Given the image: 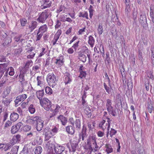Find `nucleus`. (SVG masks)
I'll list each match as a JSON object with an SVG mask.
<instances>
[{"label":"nucleus","instance_id":"obj_1","mask_svg":"<svg viewBox=\"0 0 154 154\" xmlns=\"http://www.w3.org/2000/svg\"><path fill=\"white\" fill-rule=\"evenodd\" d=\"M96 138L94 136L90 137L87 140V143L89 146V152L90 154L92 151L95 152L97 150L98 146L96 142Z\"/></svg>","mask_w":154,"mask_h":154},{"label":"nucleus","instance_id":"obj_2","mask_svg":"<svg viewBox=\"0 0 154 154\" xmlns=\"http://www.w3.org/2000/svg\"><path fill=\"white\" fill-rule=\"evenodd\" d=\"M9 63L7 62L2 64H0V79L3 76L8 77V72L9 68H8Z\"/></svg>","mask_w":154,"mask_h":154},{"label":"nucleus","instance_id":"obj_3","mask_svg":"<svg viewBox=\"0 0 154 154\" xmlns=\"http://www.w3.org/2000/svg\"><path fill=\"white\" fill-rule=\"evenodd\" d=\"M47 81L49 85L54 87L56 84V77L53 73H49L47 77Z\"/></svg>","mask_w":154,"mask_h":154},{"label":"nucleus","instance_id":"obj_4","mask_svg":"<svg viewBox=\"0 0 154 154\" xmlns=\"http://www.w3.org/2000/svg\"><path fill=\"white\" fill-rule=\"evenodd\" d=\"M49 12L50 10L48 9L45 10L39 15L37 20L39 22L44 23L50 15Z\"/></svg>","mask_w":154,"mask_h":154},{"label":"nucleus","instance_id":"obj_5","mask_svg":"<svg viewBox=\"0 0 154 154\" xmlns=\"http://www.w3.org/2000/svg\"><path fill=\"white\" fill-rule=\"evenodd\" d=\"M107 123H106V126H104V125H105L106 121L104 120H103L99 124V127L101 128L103 131L106 128H107V131L106 135L107 137H108L110 128V124H111V123L110 122V119L108 118H107Z\"/></svg>","mask_w":154,"mask_h":154},{"label":"nucleus","instance_id":"obj_6","mask_svg":"<svg viewBox=\"0 0 154 154\" xmlns=\"http://www.w3.org/2000/svg\"><path fill=\"white\" fill-rule=\"evenodd\" d=\"M40 102L41 106L46 110H49L51 108V103L48 98H44Z\"/></svg>","mask_w":154,"mask_h":154},{"label":"nucleus","instance_id":"obj_7","mask_svg":"<svg viewBox=\"0 0 154 154\" xmlns=\"http://www.w3.org/2000/svg\"><path fill=\"white\" fill-rule=\"evenodd\" d=\"M54 149L55 152L57 154H61L63 153V152H68V151L65 150V147L57 144L54 145Z\"/></svg>","mask_w":154,"mask_h":154},{"label":"nucleus","instance_id":"obj_8","mask_svg":"<svg viewBox=\"0 0 154 154\" xmlns=\"http://www.w3.org/2000/svg\"><path fill=\"white\" fill-rule=\"evenodd\" d=\"M26 98L27 95L25 94L19 95L17 96L14 101L16 106H17L20 105L21 101H24Z\"/></svg>","mask_w":154,"mask_h":154},{"label":"nucleus","instance_id":"obj_9","mask_svg":"<svg viewBox=\"0 0 154 154\" xmlns=\"http://www.w3.org/2000/svg\"><path fill=\"white\" fill-rule=\"evenodd\" d=\"M39 120L41 121V119L38 116H32L28 119L27 121L31 124L35 125Z\"/></svg>","mask_w":154,"mask_h":154},{"label":"nucleus","instance_id":"obj_10","mask_svg":"<svg viewBox=\"0 0 154 154\" xmlns=\"http://www.w3.org/2000/svg\"><path fill=\"white\" fill-rule=\"evenodd\" d=\"M21 140V136L20 134H17L14 135L12 139L10 141L11 144L13 145L17 143H19Z\"/></svg>","mask_w":154,"mask_h":154},{"label":"nucleus","instance_id":"obj_11","mask_svg":"<svg viewBox=\"0 0 154 154\" xmlns=\"http://www.w3.org/2000/svg\"><path fill=\"white\" fill-rule=\"evenodd\" d=\"M58 122H60L63 125H65L67 122V119L63 115H60L57 117Z\"/></svg>","mask_w":154,"mask_h":154},{"label":"nucleus","instance_id":"obj_12","mask_svg":"<svg viewBox=\"0 0 154 154\" xmlns=\"http://www.w3.org/2000/svg\"><path fill=\"white\" fill-rule=\"evenodd\" d=\"M64 81L65 85L70 84L72 82V79L71 75L68 72H66L64 75Z\"/></svg>","mask_w":154,"mask_h":154},{"label":"nucleus","instance_id":"obj_13","mask_svg":"<svg viewBox=\"0 0 154 154\" xmlns=\"http://www.w3.org/2000/svg\"><path fill=\"white\" fill-rule=\"evenodd\" d=\"M61 30L60 29H59L54 35V37L52 41L53 45H55L56 43L57 40L61 34Z\"/></svg>","mask_w":154,"mask_h":154},{"label":"nucleus","instance_id":"obj_14","mask_svg":"<svg viewBox=\"0 0 154 154\" xmlns=\"http://www.w3.org/2000/svg\"><path fill=\"white\" fill-rule=\"evenodd\" d=\"M140 22L144 27V25H145L147 23L146 15L144 13L140 15Z\"/></svg>","mask_w":154,"mask_h":154},{"label":"nucleus","instance_id":"obj_15","mask_svg":"<svg viewBox=\"0 0 154 154\" xmlns=\"http://www.w3.org/2000/svg\"><path fill=\"white\" fill-rule=\"evenodd\" d=\"M37 23L35 21H33L29 24V29L31 32H32L37 26Z\"/></svg>","mask_w":154,"mask_h":154},{"label":"nucleus","instance_id":"obj_16","mask_svg":"<svg viewBox=\"0 0 154 154\" xmlns=\"http://www.w3.org/2000/svg\"><path fill=\"white\" fill-rule=\"evenodd\" d=\"M80 137H81L82 140L83 141L85 138L87 137V134L86 133V128L84 126H83L81 133L79 134Z\"/></svg>","mask_w":154,"mask_h":154},{"label":"nucleus","instance_id":"obj_17","mask_svg":"<svg viewBox=\"0 0 154 154\" xmlns=\"http://www.w3.org/2000/svg\"><path fill=\"white\" fill-rule=\"evenodd\" d=\"M64 57L63 56H60L59 58L56 59L55 63L57 66L59 67L61 66L63 64Z\"/></svg>","mask_w":154,"mask_h":154},{"label":"nucleus","instance_id":"obj_18","mask_svg":"<svg viewBox=\"0 0 154 154\" xmlns=\"http://www.w3.org/2000/svg\"><path fill=\"white\" fill-rule=\"evenodd\" d=\"M66 131L67 132L71 135H73L75 132V128L73 126L69 125L66 127Z\"/></svg>","mask_w":154,"mask_h":154},{"label":"nucleus","instance_id":"obj_19","mask_svg":"<svg viewBox=\"0 0 154 154\" xmlns=\"http://www.w3.org/2000/svg\"><path fill=\"white\" fill-rule=\"evenodd\" d=\"M33 49L32 47L30 48L27 51V52L29 54L27 56V58L32 59L35 55V53L33 52H32Z\"/></svg>","mask_w":154,"mask_h":154},{"label":"nucleus","instance_id":"obj_20","mask_svg":"<svg viewBox=\"0 0 154 154\" xmlns=\"http://www.w3.org/2000/svg\"><path fill=\"white\" fill-rule=\"evenodd\" d=\"M44 121L41 119V121H38V122L35 125L37 130L38 131H41L43 126Z\"/></svg>","mask_w":154,"mask_h":154},{"label":"nucleus","instance_id":"obj_21","mask_svg":"<svg viewBox=\"0 0 154 154\" xmlns=\"http://www.w3.org/2000/svg\"><path fill=\"white\" fill-rule=\"evenodd\" d=\"M3 43V45L4 46H8L12 42V40L11 38L8 37L7 38L2 40Z\"/></svg>","mask_w":154,"mask_h":154},{"label":"nucleus","instance_id":"obj_22","mask_svg":"<svg viewBox=\"0 0 154 154\" xmlns=\"http://www.w3.org/2000/svg\"><path fill=\"white\" fill-rule=\"evenodd\" d=\"M50 0H42L44 3V4L41 6V9H43L47 8H49L51 6V4L50 2L47 4L49 2Z\"/></svg>","mask_w":154,"mask_h":154},{"label":"nucleus","instance_id":"obj_23","mask_svg":"<svg viewBox=\"0 0 154 154\" xmlns=\"http://www.w3.org/2000/svg\"><path fill=\"white\" fill-rule=\"evenodd\" d=\"M19 115L15 112L12 113L10 116V119L11 121H16L19 118Z\"/></svg>","mask_w":154,"mask_h":154},{"label":"nucleus","instance_id":"obj_24","mask_svg":"<svg viewBox=\"0 0 154 154\" xmlns=\"http://www.w3.org/2000/svg\"><path fill=\"white\" fill-rule=\"evenodd\" d=\"M79 59L83 63L85 62L86 61L87 57L85 55L83 54L81 52L78 53Z\"/></svg>","mask_w":154,"mask_h":154},{"label":"nucleus","instance_id":"obj_25","mask_svg":"<svg viewBox=\"0 0 154 154\" xmlns=\"http://www.w3.org/2000/svg\"><path fill=\"white\" fill-rule=\"evenodd\" d=\"M8 77H5V76H2L1 78L0 79V80L1 79V81H0V87H2L5 85V84L8 79Z\"/></svg>","mask_w":154,"mask_h":154},{"label":"nucleus","instance_id":"obj_26","mask_svg":"<svg viewBox=\"0 0 154 154\" xmlns=\"http://www.w3.org/2000/svg\"><path fill=\"white\" fill-rule=\"evenodd\" d=\"M44 94L43 90L38 91L36 92V95L38 98L40 100V101L42 100V97L43 96Z\"/></svg>","mask_w":154,"mask_h":154},{"label":"nucleus","instance_id":"obj_27","mask_svg":"<svg viewBox=\"0 0 154 154\" xmlns=\"http://www.w3.org/2000/svg\"><path fill=\"white\" fill-rule=\"evenodd\" d=\"M105 151L107 154H109L113 152V149L109 144H106L105 146Z\"/></svg>","mask_w":154,"mask_h":154},{"label":"nucleus","instance_id":"obj_28","mask_svg":"<svg viewBox=\"0 0 154 154\" xmlns=\"http://www.w3.org/2000/svg\"><path fill=\"white\" fill-rule=\"evenodd\" d=\"M111 100L109 99H107L106 106L108 111L113 108V107L111 106Z\"/></svg>","mask_w":154,"mask_h":154},{"label":"nucleus","instance_id":"obj_29","mask_svg":"<svg viewBox=\"0 0 154 154\" xmlns=\"http://www.w3.org/2000/svg\"><path fill=\"white\" fill-rule=\"evenodd\" d=\"M47 26L45 24L40 26L38 29V31L42 33H43L47 30Z\"/></svg>","mask_w":154,"mask_h":154},{"label":"nucleus","instance_id":"obj_30","mask_svg":"<svg viewBox=\"0 0 154 154\" xmlns=\"http://www.w3.org/2000/svg\"><path fill=\"white\" fill-rule=\"evenodd\" d=\"M94 42L95 40L94 38L91 35L89 37L88 43L91 48L93 47Z\"/></svg>","mask_w":154,"mask_h":154},{"label":"nucleus","instance_id":"obj_31","mask_svg":"<svg viewBox=\"0 0 154 154\" xmlns=\"http://www.w3.org/2000/svg\"><path fill=\"white\" fill-rule=\"evenodd\" d=\"M11 101V100L10 98H4L2 100V103L5 106H8Z\"/></svg>","mask_w":154,"mask_h":154},{"label":"nucleus","instance_id":"obj_32","mask_svg":"<svg viewBox=\"0 0 154 154\" xmlns=\"http://www.w3.org/2000/svg\"><path fill=\"white\" fill-rule=\"evenodd\" d=\"M71 148H69V150L70 152H74L76 150L77 146V144L76 143H71Z\"/></svg>","mask_w":154,"mask_h":154},{"label":"nucleus","instance_id":"obj_33","mask_svg":"<svg viewBox=\"0 0 154 154\" xmlns=\"http://www.w3.org/2000/svg\"><path fill=\"white\" fill-rule=\"evenodd\" d=\"M54 135L51 131H48L46 132L45 135V138L46 140H48L51 137Z\"/></svg>","mask_w":154,"mask_h":154},{"label":"nucleus","instance_id":"obj_34","mask_svg":"<svg viewBox=\"0 0 154 154\" xmlns=\"http://www.w3.org/2000/svg\"><path fill=\"white\" fill-rule=\"evenodd\" d=\"M42 150V147L40 146L36 147L34 151L35 154H40Z\"/></svg>","mask_w":154,"mask_h":154},{"label":"nucleus","instance_id":"obj_35","mask_svg":"<svg viewBox=\"0 0 154 154\" xmlns=\"http://www.w3.org/2000/svg\"><path fill=\"white\" fill-rule=\"evenodd\" d=\"M76 130H79L80 128L81 122L79 119H76L75 122Z\"/></svg>","mask_w":154,"mask_h":154},{"label":"nucleus","instance_id":"obj_36","mask_svg":"<svg viewBox=\"0 0 154 154\" xmlns=\"http://www.w3.org/2000/svg\"><path fill=\"white\" fill-rule=\"evenodd\" d=\"M66 9V8L64 6L61 5L57 9V12L58 13L61 11H63V13L65 12Z\"/></svg>","mask_w":154,"mask_h":154},{"label":"nucleus","instance_id":"obj_37","mask_svg":"<svg viewBox=\"0 0 154 154\" xmlns=\"http://www.w3.org/2000/svg\"><path fill=\"white\" fill-rule=\"evenodd\" d=\"M28 110L31 114H32L35 113V108L34 106L32 104H31L29 106Z\"/></svg>","mask_w":154,"mask_h":154},{"label":"nucleus","instance_id":"obj_38","mask_svg":"<svg viewBox=\"0 0 154 154\" xmlns=\"http://www.w3.org/2000/svg\"><path fill=\"white\" fill-rule=\"evenodd\" d=\"M147 109L148 112L150 113H151L153 110H154V107L151 102L148 103Z\"/></svg>","mask_w":154,"mask_h":154},{"label":"nucleus","instance_id":"obj_39","mask_svg":"<svg viewBox=\"0 0 154 154\" xmlns=\"http://www.w3.org/2000/svg\"><path fill=\"white\" fill-rule=\"evenodd\" d=\"M0 35L1 37V40L7 38L8 37V35L4 31H2L0 32Z\"/></svg>","mask_w":154,"mask_h":154},{"label":"nucleus","instance_id":"obj_40","mask_svg":"<svg viewBox=\"0 0 154 154\" xmlns=\"http://www.w3.org/2000/svg\"><path fill=\"white\" fill-rule=\"evenodd\" d=\"M19 148V146H14L11 150V152L13 154H17Z\"/></svg>","mask_w":154,"mask_h":154},{"label":"nucleus","instance_id":"obj_41","mask_svg":"<svg viewBox=\"0 0 154 154\" xmlns=\"http://www.w3.org/2000/svg\"><path fill=\"white\" fill-rule=\"evenodd\" d=\"M23 51L22 48L14 49L13 50V53L16 55L19 54Z\"/></svg>","mask_w":154,"mask_h":154},{"label":"nucleus","instance_id":"obj_42","mask_svg":"<svg viewBox=\"0 0 154 154\" xmlns=\"http://www.w3.org/2000/svg\"><path fill=\"white\" fill-rule=\"evenodd\" d=\"M45 91L46 94L50 95L52 93V90L51 88L48 86H47L45 88Z\"/></svg>","mask_w":154,"mask_h":154},{"label":"nucleus","instance_id":"obj_43","mask_svg":"<svg viewBox=\"0 0 154 154\" xmlns=\"http://www.w3.org/2000/svg\"><path fill=\"white\" fill-rule=\"evenodd\" d=\"M103 86L105 90H106V92L108 94H109L110 92L111 91V89L112 88H110V87H108L105 83H103Z\"/></svg>","mask_w":154,"mask_h":154},{"label":"nucleus","instance_id":"obj_44","mask_svg":"<svg viewBox=\"0 0 154 154\" xmlns=\"http://www.w3.org/2000/svg\"><path fill=\"white\" fill-rule=\"evenodd\" d=\"M32 63V61L31 60H28L25 65V68L26 69L29 68L30 66H31Z\"/></svg>","mask_w":154,"mask_h":154},{"label":"nucleus","instance_id":"obj_45","mask_svg":"<svg viewBox=\"0 0 154 154\" xmlns=\"http://www.w3.org/2000/svg\"><path fill=\"white\" fill-rule=\"evenodd\" d=\"M98 33L99 35L102 34L103 32V28L102 25L99 24L97 29Z\"/></svg>","mask_w":154,"mask_h":154},{"label":"nucleus","instance_id":"obj_46","mask_svg":"<svg viewBox=\"0 0 154 154\" xmlns=\"http://www.w3.org/2000/svg\"><path fill=\"white\" fill-rule=\"evenodd\" d=\"M79 71L80 72V75L79 76V77L81 79H82L83 77H85L86 76V73L85 71L82 70Z\"/></svg>","mask_w":154,"mask_h":154},{"label":"nucleus","instance_id":"obj_47","mask_svg":"<svg viewBox=\"0 0 154 154\" xmlns=\"http://www.w3.org/2000/svg\"><path fill=\"white\" fill-rule=\"evenodd\" d=\"M18 131H19L18 130V129H17V128L15 125L13 126L12 127L11 130V132L12 134H15Z\"/></svg>","mask_w":154,"mask_h":154},{"label":"nucleus","instance_id":"obj_48","mask_svg":"<svg viewBox=\"0 0 154 154\" xmlns=\"http://www.w3.org/2000/svg\"><path fill=\"white\" fill-rule=\"evenodd\" d=\"M109 132L110 136L111 137H112L113 135H115L117 133V131L114 129L111 128Z\"/></svg>","mask_w":154,"mask_h":154},{"label":"nucleus","instance_id":"obj_49","mask_svg":"<svg viewBox=\"0 0 154 154\" xmlns=\"http://www.w3.org/2000/svg\"><path fill=\"white\" fill-rule=\"evenodd\" d=\"M43 33H42L41 32L38 31V32L37 33V39H36V41L39 40L41 39V38L43 35Z\"/></svg>","mask_w":154,"mask_h":154},{"label":"nucleus","instance_id":"obj_50","mask_svg":"<svg viewBox=\"0 0 154 154\" xmlns=\"http://www.w3.org/2000/svg\"><path fill=\"white\" fill-rule=\"evenodd\" d=\"M10 71L9 72V75L11 76H13L14 75V68L11 66L9 68Z\"/></svg>","mask_w":154,"mask_h":154},{"label":"nucleus","instance_id":"obj_51","mask_svg":"<svg viewBox=\"0 0 154 154\" xmlns=\"http://www.w3.org/2000/svg\"><path fill=\"white\" fill-rule=\"evenodd\" d=\"M40 67V65H35L33 67L32 70L36 72H39V69Z\"/></svg>","mask_w":154,"mask_h":154},{"label":"nucleus","instance_id":"obj_52","mask_svg":"<svg viewBox=\"0 0 154 154\" xmlns=\"http://www.w3.org/2000/svg\"><path fill=\"white\" fill-rule=\"evenodd\" d=\"M37 80L38 81V85L41 86L42 85V78L40 76H38L37 77Z\"/></svg>","mask_w":154,"mask_h":154},{"label":"nucleus","instance_id":"obj_53","mask_svg":"<svg viewBox=\"0 0 154 154\" xmlns=\"http://www.w3.org/2000/svg\"><path fill=\"white\" fill-rule=\"evenodd\" d=\"M23 125V124L21 122H19L15 126L17 128V129H18L19 131L21 128V127H22Z\"/></svg>","mask_w":154,"mask_h":154},{"label":"nucleus","instance_id":"obj_54","mask_svg":"<svg viewBox=\"0 0 154 154\" xmlns=\"http://www.w3.org/2000/svg\"><path fill=\"white\" fill-rule=\"evenodd\" d=\"M79 17H85L87 19H88V14L87 12H85L84 14H82V13H80L79 16Z\"/></svg>","mask_w":154,"mask_h":154},{"label":"nucleus","instance_id":"obj_55","mask_svg":"<svg viewBox=\"0 0 154 154\" xmlns=\"http://www.w3.org/2000/svg\"><path fill=\"white\" fill-rule=\"evenodd\" d=\"M82 104L83 106V108L85 109L87 107V104L86 101L85 100V99H82Z\"/></svg>","mask_w":154,"mask_h":154},{"label":"nucleus","instance_id":"obj_56","mask_svg":"<svg viewBox=\"0 0 154 154\" xmlns=\"http://www.w3.org/2000/svg\"><path fill=\"white\" fill-rule=\"evenodd\" d=\"M20 21L22 26H24L27 23V20L25 19H20Z\"/></svg>","mask_w":154,"mask_h":154},{"label":"nucleus","instance_id":"obj_57","mask_svg":"<svg viewBox=\"0 0 154 154\" xmlns=\"http://www.w3.org/2000/svg\"><path fill=\"white\" fill-rule=\"evenodd\" d=\"M138 57L139 60L143 62L144 60L143 58V56L142 52L140 51H139Z\"/></svg>","mask_w":154,"mask_h":154},{"label":"nucleus","instance_id":"obj_58","mask_svg":"<svg viewBox=\"0 0 154 154\" xmlns=\"http://www.w3.org/2000/svg\"><path fill=\"white\" fill-rule=\"evenodd\" d=\"M12 144H10L9 143H7L6 144L5 146L4 147V149L5 151H6L8 149H9L11 147Z\"/></svg>","mask_w":154,"mask_h":154},{"label":"nucleus","instance_id":"obj_59","mask_svg":"<svg viewBox=\"0 0 154 154\" xmlns=\"http://www.w3.org/2000/svg\"><path fill=\"white\" fill-rule=\"evenodd\" d=\"M109 114L112 115L113 116H116V112L115 110H113V108L108 111Z\"/></svg>","mask_w":154,"mask_h":154},{"label":"nucleus","instance_id":"obj_60","mask_svg":"<svg viewBox=\"0 0 154 154\" xmlns=\"http://www.w3.org/2000/svg\"><path fill=\"white\" fill-rule=\"evenodd\" d=\"M20 154H28V149L24 148L23 150L21 152Z\"/></svg>","mask_w":154,"mask_h":154},{"label":"nucleus","instance_id":"obj_61","mask_svg":"<svg viewBox=\"0 0 154 154\" xmlns=\"http://www.w3.org/2000/svg\"><path fill=\"white\" fill-rule=\"evenodd\" d=\"M31 129V127L28 125H25L24 128V130L25 131H27L30 130Z\"/></svg>","mask_w":154,"mask_h":154},{"label":"nucleus","instance_id":"obj_62","mask_svg":"<svg viewBox=\"0 0 154 154\" xmlns=\"http://www.w3.org/2000/svg\"><path fill=\"white\" fill-rule=\"evenodd\" d=\"M12 122L8 120L6 123L5 125V128H7L11 125Z\"/></svg>","mask_w":154,"mask_h":154},{"label":"nucleus","instance_id":"obj_63","mask_svg":"<svg viewBox=\"0 0 154 154\" xmlns=\"http://www.w3.org/2000/svg\"><path fill=\"white\" fill-rule=\"evenodd\" d=\"M51 58L50 57H48L46 60V63L45 64V66H48L49 65L50 62Z\"/></svg>","mask_w":154,"mask_h":154},{"label":"nucleus","instance_id":"obj_64","mask_svg":"<svg viewBox=\"0 0 154 154\" xmlns=\"http://www.w3.org/2000/svg\"><path fill=\"white\" fill-rule=\"evenodd\" d=\"M0 62H6V60L5 57L4 56H0Z\"/></svg>","mask_w":154,"mask_h":154}]
</instances>
